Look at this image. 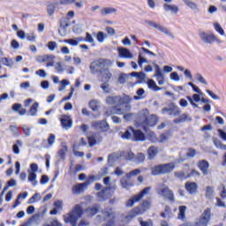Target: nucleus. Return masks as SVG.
<instances>
[{"label":"nucleus","mask_w":226,"mask_h":226,"mask_svg":"<svg viewBox=\"0 0 226 226\" xmlns=\"http://www.w3.org/2000/svg\"><path fill=\"white\" fill-rule=\"evenodd\" d=\"M157 123L158 117L156 115H149L147 109L139 111L136 116V126L143 128L145 132H147L151 126H156Z\"/></svg>","instance_id":"obj_1"},{"label":"nucleus","mask_w":226,"mask_h":226,"mask_svg":"<svg viewBox=\"0 0 226 226\" xmlns=\"http://www.w3.org/2000/svg\"><path fill=\"white\" fill-rule=\"evenodd\" d=\"M132 97L130 95L124 94L121 95H109L106 97V105H116L117 107H121V105H125L126 110H130L132 106L128 103L132 102Z\"/></svg>","instance_id":"obj_2"},{"label":"nucleus","mask_w":226,"mask_h":226,"mask_svg":"<svg viewBox=\"0 0 226 226\" xmlns=\"http://www.w3.org/2000/svg\"><path fill=\"white\" fill-rule=\"evenodd\" d=\"M82 215H84L82 205L77 204L69 214L64 216V221L65 223H71L72 226H77V222Z\"/></svg>","instance_id":"obj_3"},{"label":"nucleus","mask_w":226,"mask_h":226,"mask_svg":"<svg viewBox=\"0 0 226 226\" xmlns=\"http://www.w3.org/2000/svg\"><path fill=\"white\" fill-rule=\"evenodd\" d=\"M103 185L107 186L104 190L98 192V197L100 200H107V199H110L112 197V193H109V192H116L117 190V185H116V181L110 182V177H106L103 179Z\"/></svg>","instance_id":"obj_4"},{"label":"nucleus","mask_w":226,"mask_h":226,"mask_svg":"<svg viewBox=\"0 0 226 226\" xmlns=\"http://www.w3.org/2000/svg\"><path fill=\"white\" fill-rule=\"evenodd\" d=\"M114 64L110 59H100L93 62L90 64V72L94 75L95 73H102L104 68H110Z\"/></svg>","instance_id":"obj_5"},{"label":"nucleus","mask_w":226,"mask_h":226,"mask_svg":"<svg viewBox=\"0 0 226 226\" xmlns=\"http://www.w3.org/2000/svg\"><path fill=\"white\" fill-rule=\"evenodd\" d=\"M149 207H151V203H149V201L147 200L143 201V203L141 204V207H137L133 210L129 212V214L125 216V220H127V222H130V220H133V218H135V216H138V215H144V212L147 211Z\"/></svg>","instance_id":"obj_6"},{"label":"nucleus","mask_w":226,"mask_h":226,"mask_svg":"<svg viewBox=\"0 0 226 226\" xmlns=\"http://www.w3.org/2000/svg\"><path fill=\"white\" fill-rule=\"evenodd\" d=\"M175 167L176 165L174 164V162L159 164L152 169V174L153 176H158L160 174H169V172H172V170H174Z\"/></svg>","instance_id":"obj_7"},{"label":"nucleus","mask_w":226,"mask_h":226,"mask_svg":"<svg viewBox=\"0 0 226 226\" xmlns=\"http://www.w3.org/2000/svg\"><path fill=\"white\" fill-rule=\"evenodd\" d=\"M94 181H96V177L90 176L87 182L74 185L72 187V193H74V195H79L82 193V192H84V189L87 188L89 185L94 183Z\"/></svg>","instance_id":"obj_8"},{"label":"nucleus","mask_w":226,"mask_h":226,"mask_svg":"<svg viewBox=\"0 0 226 226\" xmlns=\"http://www.w3.org/2000/svg\"><path fill=\"white\" fill-rule=\"evenodd\" d=\"M151 191V187H146L144 190H142L139 194L134 195L132 199H130L125 206L126 207H132L134 206L136 202H139V200H142L145 195H147L149 192Z\"/></svg>","instance_id":"obj_9"},{"label":"nucleus","mask_w":226,"mask_h":226,"mask_svg":"<svg viewBox=\"0 0 226 226\" xmlns=\"http://www.w3.org/2000/svg\"><path fill=\"white\" fill-rule=\"evenodd\" d=\"M158 195L167 199L168 200L174 201V192L170 190L169 186L165 185H161L156 190Z\"/></svg>","instance_id":"obj_10"},{"label":"nucleus","mask_w":226,"mask_h":226,"mask_svg":"<svg viewBox=\"0 0 226 226\" xmlns=\"http://www.w3.org/2000/svg\"><path fill=\"white\" fill-rule=\"evenodd\" d=\"M55 60H56V56L49 55V54L40 55L35 57V61H37V63H41V64L47 63L46 64L47 68H50L54 66V64H56Z\"/></svg>","instance_id":"obj_11"},{"label":"nucleus","mask_w":226,"mask_h":226,"mask_svg":"<svg viewBox=\"0 0 226 226\" xmlns=\"http://www.w3.org/2000/svg\"><path fill=\"white\" fill-rule=\"evenodd\" d=\"M211 220V208H207L203 215L197 219V221L194 223V226H207V223H209V221Z\"/></svg>","instance_id":"obj_12"},{"label":"nucleus","mask_w":226,"mask_h":226,"mask_svg":"<svg viewBox=\"0 0 226 226\" xmlns=\"http://www.w3.org/2000/svg\"><path fill=\"white\" fill-rule=\"evenodd\" d=\"M28 172V181L33 185V186H36L38 185V181H36V172H38V164L32 163L30 164V170H27Z\"/></svg>","instance_id":"obj_13"},{"label":"nucleus","mask_w":226,"mask_h":226,"mask_svg":"<svg viewBox=\"0 0 226 226\" xmlns=\"http://www.w3.org/2000/svg\"><path fill=\"white\" fill-rule=\"evenodd\" d=\"M60 123L64 130H70V128L73 126V120L72 119V117L68 115H62L60 117Z\"/></svg>","instance_id":"obj_14"},{"label":"nucleus","mask_w":226,"mask_h":226,"mask_svg":"<svg viewBox=\"0 0 226 226\" xmlns=\"http://www.w3.org/2000/svg\"><path fill=\"white\" fill-rule=\"evenodd\" d=\"M92 128H94V130H100L101 132H109L110 129L109 124L105 120L92 123Z\"/></svg>","instance_id":"obj_15"},{"label":"nucleus","mask_w":226,"mask_h":226,"mask_svg":"<svg viewBox=\"0 0 226 226\" xmlns=\"http://www.w3.org/2000/svg\"><path fill=\"white\" fill-rule=\"evenodd\" d=\"M155 71L154 77L156 78V80L159 84V86H163L165 84V74L162 72V69H160V65L155 64L154 65Z\"/></svg>","instance_id":"obj_16"},{"label":"nucleus","mask_w":226,"mask_h":226,"mask_svg":"<svg viewBox=\"0 0 226 226\" xmlns=\"http://www.w3.org/2000/svg\"><path fill=\"white\" fill-rule=\"evenodd\" d=\"M200 38L204 41V43H207L211 45L215 40H216V35L215 34H206L205 32L200 33Z\"/></svg>","instance_id":"obj_17"},{"label":"nucleus","mask_w":226,"mask_h":226,"mask_svg":"<svg viewBox=\"0 0 226 226\" xmlns=\"http://www.w3.org/2000/svg\"><path fill=\"white\" fill-rule=\"evenodd\" d=\"M117 52L122 59H133V54L126 48L119 47L117 48Z\"/></svg>","instance_id":"obj_18"},{"label":"nucleus","mask_w":226,"mask_h":226,"mask_svg":"<svg viewBox=\"0 0 226 226\" xmlns=\"http://www.w3.org/2000/svg\"><path fill=\"white\" fill-rule=\"evenodd\" d=\"M68 153V145L66 142H62L60 149L57 151V154L61 160H66V154Z\"/></svg>","instance_id":"obj_19"},{"label":"nucleus","mask_w":226,"mask_h":226,"mask_svg":"<svg viewBox=\"0 0 226 226\" xmlns=\"http://www.w3.org/2000/svg\"><path fill=\"white\" fill-rule=\"evenodd\" d=\"M100 137V133H93L90 137H88V144L90 147H93L94 146H96L98 142H102V138Z\"/></svg>","instance_id":"obj_20"},{"label":"nucleus","mask_w":226,"mask_h":226,"mask_svg":"<svg viewBox=\"0 0 226 226\" xmlns=\"http://www.w3.org/2000/svg\"><path fill=\"white\" fill-rule=\"evenodd\" d=\"M155 29H157V31H160L161 33H163L167 36H170V38H172L173 40L174 38H176L172 32H170V30H169L165 26H162V24L157 23Z\"/></svg>","instance_id":"obj_21"},{"label":"nucleus","mask_w":226,"mask_h":226,"mask_svg":"<svg viewBox=\"0 0 226 226\" xmlns=\"http://www.w3.org/2000/svg\"><path fill=\"white\" fill-rule=\"evenodd\" d=\"M163 10L166 11H170L171 13H174L175 15H177V13H179V7H177V5H176V4H164Z\"/></svg>","instance_id":"obj_22"},{"label":"nucleus","mask_w":226,"mask_h":226,"mask_svg":"<svg viewBox=\"0 0 226 226\" xmlns=\"http://www.w3.org/2000/svg\"><path fill=\"white\" fill-rule=\"evenodd\" d=\"M186 99L188 100V102L191 103V105L194 108L197 109V107H199V105H197V103H199V102H200V95L194 94L192 96H187ZM196 102V103L194 102Z\"/></svg>","instance_id":"obj_23"},{"label":"nucleus","mask_w":226,"mask_h":226,"mask_svg":"<svg viewBox=\"0 0 226 226\" xmlns=\"http://www.w3.org/2000/svg\"><path fill=\"white\" fill-rule=\"evenodd\" d=\"M185 189L191 195H193V193H197L198 185L195 182H187L185 184Z\"/></svg>","instance_id":"obj_24"},{"label":"nucleus","mask_w":226,"mask_h":226,"mask_svg":"<svg viewBox=\"0 0 226 226\" xmlns=\"http://www.w3.org/2000/svg\"><path fill=\"white\" fill-rule=\"evenodd\" d=\"M198 167L201 170V172H203L204 176H207V170L209 169V162H207V161H200L198 163Z\"/></svg>","instance_id":"obj_25"},{"label":"nucleus","mask_w":226,"mask_h":226,"mask_svg":"<svg viewBox=\"0 0 226 226\" xmlns=\"http://www.w3.org/2000/svg\"><path fill=\"white\" fill-rule=\"evenodd\" d=\"M89 108L94 112H98V110H100V109L102 108V102L96 99H94V100L90 101Z\"/></svg>","instance_id":"obj_26"},{"label":"nucleus","mask_w":226,"mask_h":226,"mask_svg":"<svg viewBox=\"0 0 226 226\" xmlns=\"http://www.w3.org/2000/svg\"><path fill=\"white\" fill-rule=\"evenodd\" d=\"M12 110H14V112H18V114H19V116H26L27 110L26 109L22 108V104L20 103H14L12 105Z\"/></svg>","instance_id":"obj_27"},{"label":"nucleus","mask_w":226,"mask_h":226,"mask_svg":"<svg viewBox=\"0 0 226 226\" xmlns=\"http://www.w3.org/2000/svg\"><path fill=\"white\" fill-rule=\"evenodd\" d=\"M134 140L138 142H144L146 140V135L140 130H134L133 132Z\"/></svg>","instance_id":"obj_28"},{"label":"nucleus","mask_w":226,"mask_h":226,"mask_svg":"<svg viewBox=\"0 0 226 226\" xmlns=\"http://www.w3.org/2000/svg\"><path fill=\"white\" fill-rule=\"evenodd\" d=\"M171 112L170 113V116L176 117V116H179V114H181V109H179V107L177 105H176V103L171 102L170 104Z\"/></svg>","instance_id":"obj_29"},{"label":"nucleus","mask_w":226,"mask_h":226,"mask_svg":"<svg viewBox=\"0 0 226 226\" xmlns=\"http://www.w3.org/2000/svg\"><path fill=\"white\" fill-rule=\"evenodd\" d=\"M0 63L8 68H13V66H15V60L12 58L2 57L0 59Z\"/></svg>","instance_id":"obj_30"},{"label":"nucleus","mask_w":226,"mask_h":226,"mask_svg":"<svg viewBox=\"0 0 226 226\" xmlns=\"http://www.w3.org/2000/svg\"><path fill=\"white\" fill-rule=\"evenodd\" d=\"M99 206L98 205H94L92 207H89L88 208H87L85 210V214L87 215V216H94V215H96V213H98V209H99Z\"/></svg>","instance_id":"obj_31"},{"label":"nucleus","mask_w":226,"mask_h":226,"mask_svg":"<svg viewBox=\"0 0 226 226\" xmlns=\"http://www.w3.org/2000/svg\"><path fill=\"white\" fill-rule=\"evenodd\" d=\"M112 13H117V9L113 7H105L101 10V15H110Z\"/></svg>","instance_id":"obj_32"},{"label":"nucleus","mask_w":226,"mask_h":226,"mask_svg":"<svg viewBox=\"0 0 226 226\" xmlns=\"http://www.w3.org/2000/svg\"><path fill=\"white\" fill-rule=\"evenodd\" d=\"M147 154H148L149 160H153V158H154V156L158 154V147L154 146H151L147 150Z\"/></svg>","instance_id":"obj_33"},{"label":"nucleus","mask_w":226,"mask_h":226,"mask_svg":"<svg viewBox=\"0 0 226 226\" xmlns=\"http://www.w3.org/2000/svg\"><path fill=\"white\" fill-rule=\"evenodd\" d=\"M147 87L148 89H151L152 91H162V87L156 86V82L153 79H148L147 80Z\"/></svg>","instance_id":"obj_34"},{"label":"nucleus","mask_w":226,"mask_h":226,"mask_svg":"<svg viewBox=\"0 0 226 226\" xmlns=\"http://www.w3.org/2000/svg\"><path fill=\"white\" fill-rule=\"evenodd\" d=\"M182 1L185 5H187L190 8V10L199 11V4H197L195 2L191 0H182Z\"/></svg>","instance_id":"obj_35"},{"label":"nucleus","mask_w":226,"mask_h":226,"mask_svg":"<svg viewBox=\"0 0 226 226\" xmlns=\"http://www.w3.org/2000/svg\"><path fill=\"white\" fill-rule=\"evenodd\" d=\"M22 140L17 139L16 144L12 146V153H14V154H20V148L19 147H22Z\"/></svg>","instance_id":"obj_36"},{"label":"nucleus","mask_w":226,"mask_h":226,"mask_svg":"<svg viewBox=\"0 0 226 226\" xmlns=\"http://www.w3.org/2000/svg\"><path fill=\"white\" fill-rule=\"evenodd\" d=\"M186 121H192V118L187 114L184 113L182 114L178 118L174 120V123H185Z\"/></svg>","instance_id":"obj_37"},{"label":"nucleus","mask_w":226,"mask_h":226,"mask_svg":"<svg viewBox=\"0 0 226 226\" xmlns=\"http://www.w3.org/2000/svg\"><path fill=\"white\" fill-rule=\"evenodd\" d=\"M137 95L133 96V100L139 101V100H144L145 98V94H146V91L144 90V88H139L137 90L136 92Z\"/></svg>","instance_id":"obj_38"},{"label":"nucleus","mask_w":226,"mask_h":226,"mask_svg":"<svg viewBox=\"0 0 226 226\" xmlns=\"http://www.w3.org/2000/svg\"><path fill=\"white\" fill-rule=\"evenodd\" d=\"M213 142H214V145L215 146V147H217V149H222L223 151H226V145L223 144V142H222V140H220L216 138H214Z\"/></svg>","instance_id":"obj_39"},{"label":"nucleus","mask_w":226,"mask_h":226,"mask_svg":"<svg viewBox=\"0 0 226 226\" xmlns=\"http://www.w3.org/2000/svg\"><path fill=\"white\" fill-rule=\"evenodd\" d=\"M29 225L34 224V225H40V214L34 215L32 217L28 220Z\"/></svg>","instance_id":"obj_40"},{"label":"nucleus","mask_w":226,"mask_h":226,"mask_svg":"<svg viewBox=\"0 0 226 226\" xmlns=\"http://www.w3.org/2000/svg\"><path fill=\"white\" fill-rule=\"evenodd\" d=\"M101 73L102 75V79H105V80H110V79H112V72H110L109 67L104 68Z\"/></svg>","instance_id":"obj_41"},{"label":"nucleus","mask_w":226,"mask_h":226,"mask_svg":"<svg viewBox=\"0 0 226 226\" xmlns=\"http://www.w3.org/2000/svg\"><path fill=\"white\" fill-rule=\"evenodd\" d=\"M214 195H215V187L207 186V188H206V198L207 199H213Z\"/></svg>","instance_id":"obj_42"},{"label":"nucleus","mask_w":226,"mask_h":226,"mask_svg":"<svg viewBox=\"0 0 226 226\" xmlns=\"http://www.w3.org/2000/svg\"><path fill=\"white\" fill-rule=\"evenodd\" d=\"M38 107H39L38 102L34 103L30 108L27 113V116H36V112H38Z\"/></svg>","instance_id":"obj_43"},{"label":"nucleus","mask_w":226,"mask_h":226,"mask_svg":"<svg viewBox=\"0 0 226 226\" xmlns=\"http://www.w3.org/2000/svg\"><path fill=\"white\" fill-rule=\"evenodd\" d=\"M47 13L49 17H52V15H54V13H56V4H49L47 5Z\"/></svg>","instance_id":"obj_44"},{"label":"nucleus","mask_w":226,"mask_h":226,"mask_svg":"<svg viewBox=\"0 0 226 226\" xmlns=\"http://www.w3.org/2000/svg\"><path fill=\"white\" fill-rule=\"evenodd\" d=\"M214 28L216 31V33H219V34H221V36H225V31L223 30L220 23H214Z\"/></svg>","instance_id":"obj_45"},{"label":"nucleus","mask_w":226,"mask_h":226,"mask_svg":"<svg viewBox=\"0 0 226 226\" xmlns=\"http://www.w3.org/2000/svg\"><path fill=\"white\" fill-rule=\"evenodd\" d=\"M186 213V206L179 207L178 220H185Z\"/></svg>","instance_id":"obj_46"},{"label":"nucleus","mask_w":226,"mask_h":226,"mask_svg":"<svg viewBox=\"0 0 226 226\" xmlns=\"http://www.w3.org/2000/svg\"><path fill=\"white\" fill-rule=\"evenodd\" d=\"M59 24L62 26L70 27V19H68L67 17H63L60 19Z\"/></svg>","instance_id":"obj_47"},{"label":"nucleus","mask_w":226,"mask_h":226,"mask_svg":"<svg viewBox=\"0 0 226 226\" xmlns=\"http://www.w3.org/2000/svg\"><path fill=\"white\" fill-rule=\"evenodd\" d=\"M107 35L103 32H98L96 34V39L99 43H103L105 41Z\"/></svg>","instance_id":"obj_48"},{"label":"nucleus","mask_w":226,"mask_h":226,"mask_svg":"<svg viewBox=\"0 0 226 226\" xmlns=\"http://www.w3.org/2000/svg\"><path fill=\"white\" fill-rule=\"evenodd\" d=\"M101 89H102L103 93H106V94L112 93V89H110V87L107 82L101 84Z\"/></svg>","instance_id":"obj_49"},{"label":"nucleus","mask_w":226,"mask_h":226,"mask_svg":"<svg viewBox=\"0 0 226 226\" xmlns=\"http://www.w3.org/2000/svg\"><path fill=\"white\" fill-rule=\"evenodd\" d=\"M66 86H70V81L67 79L61 80L60 86L58 87V91H64V89H66Z\"/></svg>","instance_id":"obj_50"},{"label":"nucleus","mask_w":226,"mask_h":226,"mask_svg":"<svg viewBox=\"0 0 226 226\" xmlns=\"http://www.w3.org/2000/svg\"><path fill=\"white\" fill-rule=\"evenodd\" d=\"M68 27H70V26H59L58 34L60 36H66V34H68Z\"/></svg>","instance_id":"obj_51"},{"label":"nucleus","mask_w":226,"mask_h":226,"mask_svg":"<svg viewBox=\"0 0 226 226\" xmlns=\"http://www.w3.org/2000/svg\"><path fill=\"white\" fill-rule=\"evenodd\" d=\"M175 177H177L178 179L181 180H185L188 179V177H190V175H186L184 171L175 172Z\"/></svg>","instance_id":"obj_52"},{"label":"nucleus","mask_w":226,"mask_h":226,"mask_svg":"<svg viewBox=\"0 0 226 226\" xmlns=\"http://www.w3.org/2000/svg\"><path fill=\"white\" fill-rule=\"evenodd\" d=\"M195 79L200 82V84H204L205 86H207V81L206 80V79H204V76H202V74H200V72H197L195 74Z\"/></svg>","instance_id":"obj_53"},{"label":"nucleus","mask_w":226,"mask_h":226,"mask_svg":"<svg viewBox=\"0 0 226 226\" xmlns=\"http://www.w3.org/2000/svg\"><path fill=\"white\" fill-rule=\"evenodd\" d=\"M133 132H134L133 128H130L127 131H125V132L122 134L121 137L124 139H132V133H133Z\"/></svg>","instance_id":"obj_54"},{"label":"nucleus","mask_w":226,"mask_h":226,"mask_svg":"<svg viewBox=\"0 0 226 226\" xmlns=\"http://www.w3.org/2000/svg\"><path fill=\"white\" fill-rule=\"evenodd\" d=\"M40 199H41L40 193H35L28 200V204H34V202H38Z\"/></svg>","instance_id":"obj_55"},{"label":"nucleus","mask_w":226,"mask_h":226,"mask_svg":"<svg viewBox=\"0 0 226 226\" xmlns=\"http://www.w3.org/2000/svg\"><path fill=\"white\" fill-rule=\"evenodd\" d=\"M47 47H48L49 50H50V52H54V50H56V49H57V42H56L54 41H50L48 42Z\"/></svg>","instance_id":"obj_56"},{"label":"nucleus","mask_w":226,"mask_h":226,"mask_svg":"<svg viewBox=\"0 0 226 226\" xmlns=\"http://www.w3.org/2000/svg\"><path fill=\"white\" fill-rule=\"evenodd\" d=\"M64 43H68L72 47H77V45H79V41H77V39H65L64 40Z\"/></svg>","instance_id":"obj_57"},{"label":"nucleus","mask_w":226,"mask_h":226,"mask_svg":"<svg viewBox=\"0 0 226 226\" xmlns=\"http://www.w3.org/2000/svg\"><path fill=\"white\" fill-rule=\"evenodd\" d=\"M10 131L15 137H19V135H20V131L19 130V127H17V125H11Z\"/></svg>","instance_id":"obj_58"},{"label":"nucleus","mask_w":226,"mask_h":226,"mask_svg":"<svg viewBox=\"0 0 226 226\" xmlns=\"http://www.w3.org/2000/svg\"><path fill=\"white\" fill-rule=\"evenodd\" d=\"M48 144L49 146L52 147L56 144V134L50 133L48 137Z\"/></svg>","instance_id":"obj_59"},{"label":"nucleus","mask_w":226,"mask_h":226,"mask_svg":"<svg viewBox=\"0 0 226 226\" xmlns=\"http://www.w3.org/2000/svg\"><path fill=\"white\" fill-rule=\"evenodd\" d=\"M22 130L25 137H31V128L27 125H22Z\"/></svg>","instance_id":"obj_60"},{"label":"nucleus","mask_w":226,"mask_h":226,"mask_svg":"<svg viewBox=\"0 0 226 226\" xmlns=\"http://www.w3.org/2000/svg\"><path fill=\"white\" fill-rule=\"evenodd\" d=\"M170 78V80H174L175 82H179V80H181V79L179 78V74H177V72H171Z\"/></svg>","instance_id":"obj_61"},{"label":"nucleus","mask_w":226,"mask_h":226,"mask_svg":"<svg viewBox=\"0 0 226 226\" xmlns=\"http://www.w3.org/2000/svg\"><path fill=\"white\" fill-rule=\"evenodd\" d=\"M85 41H87V43H94V38H93V35H91V34L87 33Z\"/></svg>","instance_id":"obj_62"},{"label":"nucleus","mask_w":226,"mask_h":226,"mask_svg":"<svg viewBox=\"0 0 226 226\" xmlns=\"http://www.w3.org/2000/svg\"><path fill=\"white\" fill-rule=\"evenodd\" d=\"M217 133L219 134L220 139H222V140H224L226 142V132H225V131H223L222 129H218Z\"/></svg>","instance_id":"obj_63"},{"label":"nucleus","mask_w":226,"mask_h":226,"mask_svg":"<svg viewBox=\"0 0 226 226\" xmlns=\"http://www.w3.org/2000/svg\"><path fill=\"white\" fill-rule=\"evenodd\" d=\"M26 38L28 41H36V34L34 33L27 34Z\"/></svg>","instance_id":"obj_64"}]
</instances>
